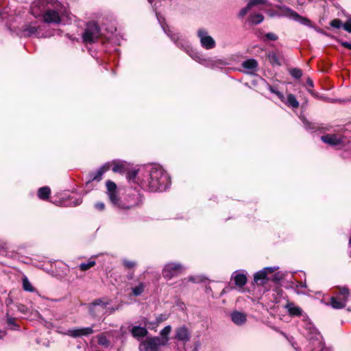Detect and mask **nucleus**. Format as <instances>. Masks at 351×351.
Listing matches in <instances>:
<instances>
[{
  "instance_id": "1",
  "label": "nucleus",
  "mask_w": 351,
  "mask_h": 351,
  "mask_svg": "<svg viewBox=\"0 0 351 351\" xmlns=\"http://www.w3.org/2000/svg\"><path fill=\"white\" fill-rule=\"evenodd\" d=\"M170 184V179L165 171L159 166H154L142 174L141 186L150 191H162Z\"/></svg>"
},
{
  "instance_id": "2",
  "label": "nucleus",
  "mask_w": 351,
  "mask_h": 351,
  "mask_svg": "<svg viewBox=\"0 0 351 351\" xmlns=\"http://www.w3.org/2000/svg\"><path fill=\"white\" fill-rule=\"evenodd\" d=\"M66 8L57 0H56L43 14V21L47 23H59L61 21V16L66 15Z\"/></svg>"
},
{
  "instance_id": "3",
  "label": "nucleus",
  "mask_w": 351,
  "mask_h": 351,
  "mask_svg": "<svg viewBox=\"0 0 351 351\" xmlns=\"http://www.w3.org/2000/svg\"><path fill=\"white\" fill-rule=\"evenodd\" d=\"M336 296L331 297L330 305L333 308L341 309L346 306L350 296V290L347 287H338Z\"/></svg>"
},
{
  "instance_id": "4",
  "label": "nucleus",
  "mask_w": 351,
  "mask_h": 351,
  "mask_svg": "<svg viewBox=\"0 0 351 351\" xmlns=\"http://www.w3.org/2000/svg\"><path fill=\"white\" fill-rule=\"evenodd\" d=\"M169 341V337L147 338L139 345V351H158L159 347L165 346Z\"/></svg>"
},
{
  "instance_id": "5",
  "label": "nucleus",
  "mask_w": 351,
  "mask_h": 351,
  "mask_svg": "<svg viewBox=\"0 0 351 351\" xmlns=\"http://www.w3.org/2000/svg\"><path fill=\"white\" fill-rule=\"evenodd\" d=\"M100 36V31L95 23H90L87 25L83 34V41L86 43H92L97 40Z\"/></svg>"
},
{
  "instance_id": "6",
  "label": "nucleus",
  "mask_w": 351,
  "mask_h": 351,
  "mask_svg": "<svg viewBox=\"0 0 351 351\" xmlns=\"http://www.w3.org/2000/svg\"><path fill=\"white\" fill-rule=\"evenodd\" d=\"M56 0H34L31 6L32 14L35 17L43 15Z\"/></svg>"
},
{
  "instance_id": "7",
  "label": "nucleus",
  "mask_w": 351,
  "mask_h": 351,
  "mask_svg": "<svg viewBox=\"0 0 351 351\" xmlns=\"http://www.w3.org/2000/svg\"><path fill=\"white\" fill-rule=\"evenodd\" d=\"M201 46L205 49H211L215 47L216 43L214 38L208 35V32L204 28H200L197 32Z\"/></svg>"
},
{
  "instance_id": "8",
  "label": "nucleus",
  "mask_w": 351,
  "mask_h": 351,
  "mask_svg": "<svg viewBox=\"0 0 351 351\" xmlns=\"http://www.w3.org/2000/svg\"><path fill=\"white\" fill-rule=\"evenodd\" d=\"M184 270V267L175 263H169L165 265L162 270V276L167 280H171L173 277L178 276Z\"/></svg>"
},
{
  "instance_id": "9",
  "label": "nucleus",
  "mask_w": 351,
  "mask_h": 351,
  "mask_svg": "<svg viewBox=\"0 0 351 351\" xmlns=\"http://www.w3.org/2000/svg\"><path fill=\"white\" fill-rule=\"evenodd\" d=\"M322 141L330 145L342 147L348 143V140L341 134H329L321 137Z\"/></svg>"
},
{
  "instance_id": "10",
  "label": "nucleus",
  "mask_w": 351,
  "mask_h": 351,
  "mask_svg": "<svg viewBox=\"0 0 351 351\" xmlns=\"http://www.w3.org/2000/svg\"><path fill=\"white\" fill-rule=\"evenodd\" d=\"M94 332L93 327L69 329L66 335L73 338L88 336Z\"/></svg>"
},
{
  "instance_id": "11",
  "label": "nucleus",
  "mask_w": 351,
  "mask_h": 351,
  "mask_svg": "<svg viewBox=\"0 0 351 351\" xmlns=\"http://www.w3.org/2000/svg\"><path fill=\"white\" fill-rule=\"evenodd\" d=\"M283 14L285 16L297 21L303 25H310L311 24V21L308 19L300 16L296 12L289 8H285L283 9Z\"/></svg>"
},
{
  "instance_id": "12",
  "label": "nucleus",
  "mask_w": 351,
  "mask_h": 351,
  "mask_svg": "<svg viewBox=\"0 0 351 351\" xmlns=\"http://www.w3.org/2000/svg\"><path fill=\"white\" fill-rule=\"evenodd\" d=\"M107 193L111 202L117 205L119 202V198L117 194V185L114 182L108 180L106 182Z\"/></svg>"
},
{
  "instance_id": "13",
  "label": "nucleus",
  "mask_w": 351,
  "mask_h": 351,
  "mask_svg": "<svg viewBox=\"0 0 351 351\" xmlns=\"http://www.w3.org/2000/svg\"><path fill=\"white\" fill-rule=\"evenodd\" d=\"M276 269L277 268L276 267H265L259 271L254 275V282L256 283L263 284L265 282L264 280L267 278V274L274 272Z\"/></svg>"
},
{
  "instance_id": "14",
  "label": "nucleus",
  "mask_w": 351,
  "mask_h": 351,
  "mask_svg": "<svg viewBox=\"0 0 351 351\" xmlns=\"http://www.w3.org/2000/svg\"><path fill=\"white\" fill-rule=\"evenodd\" d=\"M108 304H109V302L107 300H104V299L96 300L92 304V306L90 307V312L93 315L97 316L98 314L97 313V311H98L99 310L104 311Z\"/></svg>"
},
{
  "instance_id": "15",
  "label": "nucleus",
  "mask_w": 351,
  "mask_h": 351,
  "mask_svg": "<svg viewBox=\"0 0 351 351\" xmlns=\"http://www.w3.org/2000/svg\"><path fill=\"white\" fill-rule=\"evenodd\" d=\"M244 72L252 74L257 71L258 62L255 59H248L243 61L241 64Z\"/></svg>"
},
{
  "instance_id": "16",
  "label": "nucleus",
  "mask_w": 351,
  "mask_h": 351,
  "mask_svg": "<svg viewBox=\"0 0 351 351\" xmlns=\"http://www.w3.org/2000/svg\"><path fill=\"white\" fill-rule=\"evenodd\" d=\"M176 339L183 342L190 340V334L185 326L180 327L176 330Z\"/></svg>"
},
{
  "instance_id": "17",
  "label": "nucleus",
  "mask_w": 351,
  "mask_h": 351,
  "mask_svg": "<svg viewBox=\"0 0 351 351\" xmlns=\"http://www.w3.org/2000/svg\"><path fill=\"white\" fill-rule=\"evenodd\" d=\"M232 321L237 325H242L247 321V315L244 313L234 311L231 314Z\"/></svg>"
},
{
  "instance_id": "18",
  "label": "nucleus",
  "mask_w": 351,
  "mask_h": 351,
  "mask_svg": "<svg viewBox=\"0 0 351 351\" xmlns=\"http://www.w3.org/2000/svg\"><path fill=\"white\" fill-rule=\"evenodd\" d=\"M285 308L291 316L302 315V309L300 307L295 306L293 302H287L285 305Z\"/></svg>"
},
{
  "instance_id": "19",
  "label": "nucleus",
  "mask_w": 351,
  "mask_h": 351,
  "mask_svg": "<svg viewBox=\"0 0 351 351\" xmlns=\"http://www.w3.org/2000/svg\"><path fill=\"white\" fill-rule=\"evenodd\" d=\"M110 169V164L109 162L106 163L104 166L100 167L96 172L90 174V180H100L103 174Z\"/></svg>"
},
{
  "instance_id": "20",
  "label": "nucleus",
  "mask_w": 351,
  "mask_h": 351,
  "mask_svg": "<svg viewBox=\"0 0 351 351\" xmlns=\"http://www.w3.org/2000/svg\"><path fill=\"white\" fill-rule=\"evenodd\" d=\"M22 32L25 36L36 35L38 33V27L32 23L27 24L23 27Z\"/></svg>"
},
{
  "instance_id": "21",
  "label": "nucleus",
  "mask_w": 351,
  "mask_h": 351,
  "mask_svg": "<svg viewBox=\"0 0 351 351\" xmlns=\"http://www.w3.org/2000/svg\"><path fill=\"white\" fill-rule=\"evenodd\" d=\"M162 28H163L164 31L167 34V35L171 37V40H173L178 47L184 49V50H187L188 46H185V45L184 43H183L182 40H181L180 41V36L178 34H171V31L169 29L168 31H167L165 26H162Z\"/></svg>"
},
{
  "instance_id": "22",
  "label": "nucleus",
  "mask_w": 351,
  "mask_h": 351,
  "mask_svg": "<svg viewBox=\"0 0 351 351\" xmlns=\"http://www.w3.org/2000/svg\"><path fill=\"white\" fill-rule=\"evenodd\" d=\"M131 332L133 337L139 339L145 337L147 334V330L143 327L134 326L131 330Z\"/></svg>"
},
{
  "instance_id": "23",
  "label": "nucleus",
  "mask_w": 351,
  "mask_h": 351,
  "mask_svg": "<svg viewBox=\"0 0 351 351\" xmlns=\"http://www.w3.org/2000/svg\"><path fill=\"white\" fill-rule=\"evenodd\" d=\"M111 332H104L97 336L98 343L105 348L110 346V341L108 340L107 335H110Z\"/></svg>"
},
{
  "instance_id": "24",
  "label": "nucleus",
  "mask_w": 351,
  "mask_h": 351,
  "mask_svg": "<svg viewBox=\"0 0 351 351\" xmlns=\"http://www.w3.org/2000/svg\"><path fill=\"white\" fill-rule=\"evenodd\" d=\"M233 278L235 285L239 287H243L246 284L247 278L243 274H237Z\"/></svg>"
},
{
  "instance_id": "25",
  "label": "nucleus",
  "mask_w": 351,
  "mask_h": 351,
  "mask_svg": "<svg viewBox=\"0 0 351 351\" xmlns=\"http://www.w3.org/2000/svg\"><path fill=\"white\" fill-rule=\"evenodd\" d=\"M287 105L291 106L293 108H297L299 106V102L296 99L295 97L292 94H289L287 95V100H284V101Z\"/></svg>"
},
{
  "instance_id": "26",
  "label": "nucleus",
  "mask_w": 351,
  "mask_h": 351,
  "mask_svg": "<svg viewBox=\"0 0 351 351\" xmlns=\"http://www.w3.org/2000/svg\"><path fill=\"white\" fill-rule=\"evenodd\" d=\"M264 19L261 14H253L249 16V21L252 24L257 25L261 23Z\"/></svg>"
},
{
  "instance_id": "27",
  "label": "nucleus",
  "mask_w": 351,
  "mask_h": 351,
  "mask_svg": "<svg viewBox=\"0 0 351 351\" xmlns=\"http://www.w3.org/2000/svg\"><path fill=\"white\" fill-rule=\"evenodd\" d=\"M145 287L144 282H139L137 286L132 289V292L134 295L138 296L143 293Z\"/></svg>"
},
{
  "instance_id": "28",
  "label": "nucleus",
  "mask_w": 351,
  "mask_h": 351,
  "mask_svg": "<svg viewBox=\"0 0 351 351\" xmlns=\"http://www.w3.org/2000/svg\"><path fill=\"white\" fill-rule=\"evenodd\" d=\"M50 189L47 186H44L40 188L38 191V196L40 199H47L50 194Z\"/></svg>"
},
{
  "instance_id": "29",
  "label": "nucleus",
  "mask_w": 351,
  "mask_h": 351,
  "mask_svg": "<svg viewBox=\"0 0 351 351\" xmlns=\"http://www.w3.org/2000/svg\"><path fill=\"white\" fill-rule=\"evenodd\" d=\"M110 164V167H112V170L116 173H121L124 169L123 164L121 162H109Z\"/></svg>"
},
{
  "instance_id": "30",
  "label": "nucleus",
  "mask_w": 351,
  "mask_h": 351,
  "mask_svg": "<svg viewBox=\"0 0 351 351\" xmlns=\"http://www.w3.org/2000/svg\"><path fill=\"white\" fill-rule=\"evenodd\" d=\"M247 4L251 8V9L254 6H257L261 4H265L267 6L270 5V3H269L267 0H250Z\"/></svg>"
},
{
  "instance_id": "31",
  "label": "nucleus",
  "mask_w": 351,
  "mask_h": 351,
  "mask_svg": "<svg viewBox=\"0 0 351 351\" xmlns=\"http://www.w3.org/2000/svg\"><path fill=\"white\" fill-rule=\"evenodd\" d=\"M23 288L24 290L29 292L34 291V288L31 285L30 282L28 280L27 277H24L23 278Z\"/></svg>"
},
{
  "instance_id": "32",
  "label": "nucleus",
  "mask_w": 351,
  "mask_h": 351,
  "mask_svg": "<svg viewBox=\"0 0 351 351\" xmlns=\"http://www.w3.org/2000/svg\"><path fill=\"white\" fill-rule=\"evenodd\" d=\"M95 265V261H89L88 263H81L79 267L82 271H86V270H88L90 268L93 267Z\"/></svg>"
},
{
  "instance_id": "33",
  "label": "nucleus",
  "mask_w": 351,
  "mask_h": 351,
  "mask_svg": "<svg viewBox=\"0 0 351 351\" xmlns=\"http://www.w3.org/2000/svg\"><path fill=\"white\" fill-rule=\"evenodd\" d=\"M290 74L295 78L299 79L302 75V71L297 68H294L290 70Z\"/></svg>"
},
{
  "instance_id": "34",
  "label": "nucleus",
  "mask_w": 351,
  "mask_h": 351,
  "mask_svg": "<svg viewBox=\"0 0 351 351\" xmlns=\"http://www.w3.org/2000/svg\"><path fill=\"white\" fill-rule=\"evenodd\" d=\"M268 88H269V90L271 93H273L276 94V95L278 97V98H279L282 101H284V100H285V97H284V95H283L280 92H279V91L276 90L274 87H272L271 86H269V87H268Z\"/></svg>"
},
{
  "instance_id": "35",
  "label": "nucleus",
  "mask_w": 351,
  "mask_h": 351,
  "mask_svg": "<svg viewBox=\"0 0 351 351\" xmlns=\"http://www.w3.org/2000/svg\"><path fill=\"white\" fill-rule=\"evenodd\" d=\"M171 330V327L170 326H165L160 332V335L164 337H168L169 334L170 333Z\"/></svg>"
},
{
  "instance_id": "36",
  "label": "nucleus",
  "mask_w": 351,
  "mask_h": 351,
  "mask_svg": "<svg viewBox=\"0 0 351 351\" xmlns=\"http://www.w3.org/2000/svg\"><path fill=\"white\" fill-rule=\"evenodd\" d=\"M250 10H251V8L248 5V4H247V5L242 8L239 13V16L241 17V18H243V16H245L247 13L250 11Z\"/></svg>"
},
{
  "instance_id": "37",
  "label": "nucleus",
  "mask_w": 351,
  "mask_h": 351,
  "mask_svg": "<svg viewBox=\"0 0 351 351\" xmlns=\"http://www.w3.org/2000/svg\"><path fill=\"white\" fill-rule=\"evenodd\" d=\"M119 308V306H117V307H110V308H108V306L106 307V308H105V311L104 312V315H110L112 313H113L116 310H118Z\"/></svg>"
},
{
  "instance_id": "38",
  "label": "nucleus",
  "mask_w": 351,
  "mask_h": 351,
  "mask_svg": "<svg viewBox=\"0 0 351 351\" xmlns=\"http://www.w3.org/2000/svg\"><path fill=\"white\" fill-rule=\"evenodd\" d=\"M330 25L335 28H340L341 27V21L339 19H334L330 22Z\"/></svg>"
},
{
  "instance_id": "39",
  "label": "nucleus",
  "mask_w": 351,
  "mask_h": 351,
  "mask_svg": "<svg viewBox=\"0 0 351 351\" xmlns=\"http://www.w3.org/2000/svg\"><path fill=\"white\" fill-rule=\"evenodd\" d=\"M123 263L124 266L128 269L132 268L136 265V263L131 261L124 260Z\"/></svg>"
},
{
  "instance_id": "40",
  "label": "nucleus",
  "mask_w": 351,
  "mask_h": 351,
  "mask_svg": "<svg viewBox=\"0 0 351 351\" xmlns=\"http://www.w3.org/2000/svg\"><path fill=\"white\" fill-rule=\"evenodd\" d=\"M7 323L10 326H12L13 327H16L17 325L15 323V319L14 317L7 316Z\"/></svg>"
},
{
  "instance_id": "41",
  "label": "nucleus",
  "mask_w": 351,
  "mask_h": 351,
  "mask_svg": "<svg viewBox=\"0 0 351 351\" xmlns=\"http://www.w3.org/2000/svg\"><path fill=\"white\" fill-rule=\"evenodd\" d=\"M343 29L349 33H351V21H348L343 25Z\"/></svg>"
},
{
  "instance_id": "42",
  "label": "nucleus",
  "mask_w": 351,
  "mask_h": 351,
  "mask_svg": "<svg viewBox=\"0 0 351 351\" xmlns=\"http://www.w3.org/2000/svg\"><path fill=\"white\" fill-rule=\"evenodd\" d=\"M265 37L270 40H276L278 39V36L274 33H267L265 34Z\"/></svg>"
},
{
  "instance_id": "43",
  "label": "nucleus",
  "mask_w": 351,
  "mask_h": 351,
  "mask_svg": "<svg viewBox=\"0 0 351 351\" xmlns=\"http://www.w3.org/2000/svg\"><path fill=\"white\" fill-rule=\"evenodd\" d=\"M18 310L23 313V314H25L27 311V308L24 305H18L17 306Z\"/></svg>"
},
{
  "instance_id": "44",
  "label": "nucleus",
  "mask_w": 351,
  "mask_h": 351,
  "mask_svg": "<svg viewBox=\"0 0 351 351\" xmlns=\"http://www.w3.org/2000/svg\"><path fill=\"white\" fill-rule=\"evenodd\" d=\"M95 207L99 210H102L104 209L105 205L103 202H98L95 204Z\"/></svg>"
},
{
  "instance_id": "45",
  "label": "nucleus",
  "mask_w": 351,
  "mask_h": 351,
  "mask_svg": "<svg viewBox=\"0 0 351 351\" xmlns=\"http://www.w3.org/2000/svg\"><path fill=\"white\" fill-rule=\"evenodd\" d=\"M82 199L80 198H75L73 202L71 203V206H75L81 204Z\"/></svg>"
},
{
  "instance_id": "46",
  "label": "nucleus",
  "mask_w": 351,
  "mask_h": 351,
  "mask_svg": "<svg viewBox=\"0 0 351 351\" xmlns=\"http://www.w3.org/2000/svg\"><path fill=\"white\" fill-rule=\"evenodd\" d=\"M193 59H195L197 62H201L202 58L200 57L199 54H195L194 56H192Z\"/></svg>"
},
{
  "instance_id": "47",
  "label": "nucleus",
  "mask_w": 351,
  "mask_h": 351,
  "mask_svg": "<svg viewBox=\"0 0 351 351\" xmlns=\"http://www.w3.org/2000/svg\"><path fill=\"white\" fill-rule=\"evenodd\" d=\"M342 45L343 47H345L346 48H348L349 49H351V43H347V42H345V43H342Z\"/></svg>"
},
{
  "instance_id": "48",
  "label": "nucleus",
  "mask_w": 351,
  "mask_h": 351,
  "mask_svg": "<svg viewBox=\"0 0 351 351\" xmlns=\"http://www.w3.org/2000/svg\"><path fill=\"white\" fill-rule=\"evenodd\" d=\"M306 84L309 86V87H313V80L310 78H308L307 80H306Z\"/></svg>"
},
{
  "instance_id": "49",
  "label": "nucleus",
  "mask_w": 351,
  "mask_h": 351,
  "mask_svg": "<svg viewBox=\"0 0 351 351\" xmlns=\"http://www.w3.org/2000/svg\"><path fill=\"white\" fill-rule=\"evenodd\" d=\"M135 177H136V172H132V173H129L128 179L130 180H132Z\"/></svg>"
},
{
  "instance_id": "50",
  "label": "nucleus",
  "mask_w": 351,
  "mask_h": 351,
  "mask_svg": "<svg viewBox=\"0 0 351 351\" xmlns=\"http://www.w3.org/2000/svg\"><path fill=\"white\" fill-rule=\"evenodd\" d=\"M167 319L166 316H163L162 315H160L159 317L157 318L158 322H160Z\"/></svg>"
},
{
  "instance_id": "51",
  "label": "nucleus",
  "mask_w": 351,
  "mask_h": 351,
  "mask_svg": "<svg viewBox=\"0 0 351 351\" xmlns=\"http://www.w3.org/2000/svg\"><path fill=\"white\" fill-rule=\"evenodd\" d=\"M12 302L10 298H7L5 300V304L7 306H9Z\"/></svg>"
},
{
  "instance_id": "52",
  "label": "nucleus",
  "mask_w": 351,
  "mask_h": 351,
  "mask_svg": "<svg viewBox=\"0 0 351 351\" xmlns=\"http://www.w3.org/2000/svg\"><path fill=\"white\" fill-rule=\"evenodd\" d=\"M303 123L305 125V127L307 128V129H310L311 128L308 126V123H307V121L306 120H303Z\"/></svg>"
},
{
  "instance_id": "53",
  "label": "nucleus",
  "mask_w": 351,
  "mask_h": 351,
  "mask_svg": "<svg viewBox=\"0 0 351 351\" xmlns=\"http://www.w3.org/2000/svg\"><path fill=\"white\" fill-rule=\"evenodd\" d=\"M5 333L4 331L0 330V339L5 336Z\"/></svg>"
},
{
  "instance_id": "54",
  "label": "nucleus",
  "mask_w": 351,
  "mask_h": 351,
  "mask_svg": "<svg viewBox=\"0 0 351 351\" xmlns=\"http://www.w3.org/2000/svg\"><path fill=\"white\" fill-rule=\"evenodd\" d=\"M349 244L351 246V236H350V240H349Z\"/></svg>"
},
{
  "instance_id": "55",
  "label": "nucleus",
  "mask_w": 351,
  "mask_h": 351,
  "mask_svg": "<svg viewBox=\"0 0 351 351\" xmlns=\"http://www.w3.org/2000/svg\"><path fill=\"white\" fill-rule=\"evenodd\" d=\"M150 3H152L154 0H147Z\"/></svg>"
}]
</instances>
